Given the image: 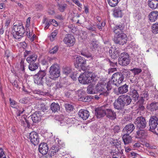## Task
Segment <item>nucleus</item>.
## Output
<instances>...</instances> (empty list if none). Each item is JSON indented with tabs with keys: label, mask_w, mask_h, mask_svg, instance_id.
<instances>
[{
	"label": "nucleus",
	"mask_w": 158,
	"mask_h": 158,
	"mask_svg": "<svg viewBox=\"0 0 158 158\" xmlns=\"http://www.w3.org/2000/svg\"><path fill=\"white\" fill-rule=\"evenodd\" d=\"M124 27V24L122 23L117 25L113 28L115 34L114 41L116 44L123 45L127 42V35L123 32Z\"/></svg>",
	"instance_id": "f257e3e1"
},
{
	"label": "nucleus",
	"mask_w": 158,
	"mask_h": 158,
	"mask_svg": "<svg viewBox=\"0 0 158 158\" xmlns=\"http://www.w3.org/2000/svg\"><path fill=\"white\" fill-rule=\"evenodd\" d=\"M132 101L130 96L123 95L119 96L117 99L114 103V108L117 110H121L124 106L129 105Z\"/></svg>",
	"instance_id": "f03ea898"
},
{
	"label": "nucleus",
	"mask_w": 158,
	"mask_h": 158,
	"mask_svg": "<svg viewBox=\"0 0 158 158\" xmlns=\"http://www.w3.org/2000/svg\"><path fill=\"white\" fill-rule=\"evenodd\" d=\"M112 88L111 82H108L107 83L104 81L99 82L95 86L97 93H99V96H106L109 93V91Z\"/></svg>",
	"instance_id": "7ed1b4c3"
},
{
	"label": "nucleus",
	"mask_w": 158,
	"mask_h": 158,
	"mask_svg": "<svg viewBox=\"0 0 158 158\" xmlns=\"http://www.w3.org/2000/svg\"><path fill=\"white\" fill-rule=\"evenodd\" d=\"M13 24L12 34L16 41H19L23 37L25 32L24 27L22 24Z\"/></svg>",
	"instance_id": "20e7f679"
},
{
	"label": "nucleus",
	"mask_w": 158,
	"mask_h": 158,
	"mask_svg": "<svg viewBox=\"0 0 158 158\" xmlns=\"http://www.w3.org/2000/svg\"><path fill=\"white\" fill-rule=\"evenodd\" d=\"M92 74L91 73L85 72L81 74L79 77V82L84 84H88L93 81Z\"/></svg>",
	"instance_id": "39448f33"
},
{
	"label": "nucleus",
	"mask_w": 158,
	"mask_h": 158,
	"mask_svg": "<svg viewBox=\"0 0 158 158\" xmlns=\"http://www.w3.org/2000/svg\"><path fill=\"white\" fill-rule=\"evenodd\" d=\"M46 73L44 71H40L34 76V82L39 85H43L46 77Z\"/></svg>",
	"instance_id": "423d86ee"
},
{
	"label": "nucleus",
	"mask_w": 158,
	"mask_h": 158,
	"mask_svg": "<svg viewBox=\"0 0 158 158\" xmlns=\"http://www.w3.org/2000/svg\"><path fill=\"white\" fill-rule=\"evenodd\" d=\"M60 67L57 64H52L50 68V77L54 79L58 77L60 75Z\"/></svg>",
	"instance_id": "0eeeda50"
},
{
	"label": "nucleus",
	"mask_w": 158,
	"mask_h": 158,
	"mask_svg": "<svg viewBox=\"0 0 158 158\" xmlns=\"http://www.w3.org/2000/svg\"><path fill=\"white\" fill-rule=\"evenodd\" d=\"M130 60L128 54L125 52L121 53L118 59V63L122 66H126L130 63Z\"/></svg>",
	"instance_id": "6e6552de"
},
{
	"label": "nucleus",
	"mask_w": 158,
	"mask_h": 158,
	"mask_svg": "<svg viewBox=\"0 0 158 158\" xmlns=\"http://www.w3.org/2000/svg\"><path fill=\"white\" fill-rule=\"evenodd\" d=\"M37 133L33 131L27 135L26 137L28 139V141L35 146L38 145L39 143V137Z\"/></svg>",
	"instance_id": "1a4fd4ad"
},
{
	"label": "nucleus",
	"mask_w": 158,
	"mask_h": 158,
	"mask_svg": "<svg viewBox=\"0 0 158 158\" xmlns=\"http://www.w3.org/2000/svg\"><path fill=\"white\" fill-rule=\"evenodd\" d=\"M134 123L139 129H144L146 127L147 122L144 118L142 116L138 117L135 120Z\"/></svg>",
	"instance_id": "9d476101"
},
{
	"label": "nucleus",
	"mask_w": 158,
	"mask_h": 158,
	"mask_svg": "<svg viewBox=\"0 0 158 158\" xmlns=\"http://www.w3.org/2000/svg\"><path fill=\"white\" fill-rule=\"evenodd\" d=\"M112 79H113V84L116 86H118L124 80L119 73H114L112 76Z\"/></svg>",
	"instance_id": "9b49d317"
},
{
	"label": "nucleus",
	"mask_w": 158,
	"mask_h": 158,
	"mask_svg": "<svg viewBox=\"0 0 158 158\" xmlns=\"http://www.w3.org/2000/svg\"><path fill=\"white\" fill-rule=\"evenodd\" d=\"M63 41L65 44L69 46H71L74 44L75 39L73 35L68 34L65 35Z\"/></svg>",
	"instance_id": "f8f14e48"
},
{
	"label": "nucleus",
	"mask_w": 158,
	"mask_h": 158,
	"mask_svg": "<svg viewBox=\"0 0 158 158\" xmlns=\"http://www.w3.org/2000/svg\"><path fill=\"white\" fill-rule=\"evenodd\" d=\"M106 105L103 106L95 110V114L98 118H100L106 115Z\"/></svg>",
	"instance_id": "ddd939ff"
},
{
	"label": "nucleus",
	"mask_w": 158,
	"mask_h": 158,
	"mask_svg": "<svg viewBox=\"0 0 158 158\" xmlns=\"http://www.w3.org/2000/svg\"><path fill=\"white\" fill-rule=\"evenodd\" d=\"M149 125L151 129H155L158 125V118L155 116H151L150 118Z\"/></svg>",
	"instance_id": "4468645a"
},
{
	"label": "nucleus",
	"mask_w": 158,
	"mask_h": 158,
	"mask_svg": "<svg viewBox=\"0 0 158 158\" xmlns=\"http://www.w3.org/2000/svg\"><path fill=\"white\" fill-rule=\"evenodd\" d=\"M28 118L31 123V121L34 123H37L40 120V112L39 111H37L28 117Z\"/></svg>",
	"instance_id": "2eb2a0df"
},
{
	"label": "nucleus",
	"mask_w": 158,
	"mask_h": 158,
	"mask_svg": "<svg viewBox=\"0 0 158 158\" xmlns=\"http://www.w3.org/2000/svg\"><path fill=\"white\" fill-rule=\"evenodd\" d=\"M106 117L111 120H114L116 118V113L111 109L106 108Z\"/></svg>",
	"instance_id": "dca6fc26"
},
{
	"label": "nucleus",
	"mask_w": 158,
	"mask_h": 158,
	"mask_svg": "<svg viewBox=\"0 0 158 158\" xmlns=\"http://www.w3.org/2000/svg\"><path fill=\"white\" fill-rule=\"evenodd\" d=\"M39 152L43 155L46 154L48 151V147L46 143H40L39 146Z\"/></svg>",
	"instance_id": "f3484780"
},
{
	"label": "nucleus",
	"mask_w": 158,
	"mask_h": 158,
	"mask_svg": "<svg viewBox=\"0 0 158 158\" xmlns=\"http://www.w3.org/2000/svg\"><path fill=\"white\" fill-rule=\"evenodd\" d=\"M109 53L112 58L116 59L119 54L118 49V48L111 47L109 50Z\"/></svg>",
	"instance_id": "a211bd4d"
},
{
	"label": "nucleus",
	"mask_w": 158,
	"mask_h": 158,
	"mask_svg": "<svg viewBox=\"0 0 158 158\" xmlns=\"http://www.w3.org/2000/svg\"><path fill=\"white\" fill-rule=\"evenodd\" d=\"M143 129H139V130L136 131L135 136L136 138L142 139H144L146 138L147 136V133Z\"/></svg>",
	"instance_id": "6ab92c4d"
},
{
	"label": "nucleus",
	"mask_w": 158,
	"mask_h": 158,
	"mask_svg": "<svg viewBox=\"0 0 158 158\" xmlns=\"http://www.w3.org/2000/svg\"><path fill=\"white\" fill-rule=\"evenodd\" d=\"M76 63L77 67H80L81 69H82L83 67L86 64V61L84 58L79 56L76 58Z\"/></svg>",
	"instance_id": "aec40b11"
},
{
	"label": "nucleus",
	"mask_w": 158,
	"mask_h": 158,
	"mask_svg": "<svg viewBox=\"0 0 158 158\" xmlns=\"http://www.w3.org/2000/svg\"><path fill=\"white\" fill-rule=\"evenodd\" d=\"M78 115L83 120L87 119L89 115V113L87 110H81L78 112Z\"/></svg>",
	"instance_id": "412c9836"
},
{
	"label": "nucleus",
	"mask_w": 158,
	"mask_h": 158,
	"mask_svg": "<svg viewBox=\"0 0 158 158\" xmlns=\"http://www.w3.org/2000/svg\"><path fill=\"white\" fill-rule=\"evenodd\" d=\"M135 127L134 125L130 123L127 125L123 129V131L126 133L130 134L135 129Z\"/></svg>",
	"instance_id": "4be33fe9"
},
{
	"label": "nucleus",
	"mask_w": 158,
	"mask_h": 158,
	"mask_svg": "<svg viewBox=\"0 0 158 158\" xmlns=\"http://www.w3.org/2000/svg\"><path fill=\"white\" fill-rule=\"evenodd\" d=\"M149 20L152 22L155 21L158 18V12L154 11L151 12L148 16Z\"/></svg>",
	"instance_id": "5701e85b"
},
{
	"label": "nucleus",
	"mask_w": 158,
	"mask_h": 158,
	"mask_svg": "<svg viewBox=\"0 0 158 158\" xmlns=\"http://www.w3.org/2000/svg\"><path fill=\"white\" fill-rule=\"evenodd\" d=\"M128 85L126 84L119 87L118 88V94H123L127 92L128 91Z\"/></svg>",
	"instance_id": "b1692460"
},
{
	"label": "nucleus",
	"mask_w": 158,
	"mask_h": 158,
	"mask_svg": "<svg viewBox=\"0 0 158 158\" xmlns=\"http://www.w3.org/2000/svg\"><path fill=\"white\" fill-rule=\"evenodd\" d=\"M119 73L124 80L125 78H128L130 77L131 73L127 69H123Z\"/></svg>",
	"instance_id": "393cba45"
},
{
	"label": "nucleus",
	"mask_w": 158,
	"mask_h": 158,
	"mask_svg": "<svg viewBox=\"0 0 158 158\" xmlns=\"http://www.w3.org/2000/svg\"><path fill=\"white\" fill-rule=\"evenodd\" d=\"M148 4L150 8L155 9L158 6V0H149Z\"/></svg>",
	"instance_id": "a878e982"
},
{
	"label": "nucleus",
	"mask_w": 158,
	"mask_h": 158,
	"mask_svg": "<svg viewBox=\"0 0 158 158\" xmlns=\"http://www.w3.org/2000/svg\"><path fill=\"white\" fill-rule=\"evenodd\" d=\"M63 72L64 74L67 76L69 75V77H71L73 79L75 78V77H73V76H71L72 72V69L69 67H64L63 69Z\"/></svg>",
	"instance_id": "bb28decb"
},
{
	"label": "nucleus",
	"mask_w": 158,
	"mask_h": 158,
	"mask_svg": "<svg viewBox=\"0 0 158 158\" xmlns=\"http://www.w3.org/2000/svg\"><path fill=\"white\" fill-rule=\"evenodd\" d=\"M37 56L35 54H33L27 57L26 60L29 64L35 63L36 61Z\"/></svg>",
	"instance_id": "cd10ccee"
},
{
	"label": "nucleus",
	"mask_w": 158,
	"mask_h": 158,
	"mask_svg": "<svg viewBox=\"0 0 158 158\" xmlns=\"http://www.w3.org/2000/svg\"><path fill=\"white\" fill-rule=\"evenodd\" d=\"M57 6L59 10L61 12H64L67 8L68 5L65 3H58Z\"/></svg>",
	"instance_id": "c85d7f7f"
},
{
	"label": "nucleus",
	"mask_w": 158,
	"mask_h": 158,
	"mask_svg": "<svg viewBox=\"0 0 158 158\" xmlns=\"http://www.w3.org/2000/svg\"><path fill=\"white\" fill-rule=\"evenodd\" d=\"M131 137L129 134L126 133L123 137V139L125 144H128L131 141Z\"/></svg>",
	"instance_id": "c756f323"
},
{
	"label": "nucleus",
	"mask_w": 158,
	"mask_h": 158,
	"mask_svg": "<svg viewBox=\"0 0 158 158\" xmlns=\"http://www.w3.org/2000/svg\"><path fill=\"white\" fill-rule=\"evenodd\" d=\"M114 16L116 18H121L122 16V10L120 8H115L113 13Z\"/></svg>",
	"instance_id": "7c9ffc66"
},
{
	"label": "nucleus",
	"mask_w": 158,
	"mask_h": 158,
	"mask_svg": "<svg viewBox=\"0 0 158 158\" xmlns=\"http://www.w3.org/2000/svg\"><path fill=\"white\" fill-rule=\"evenodd\" d=\"M50 109L52 112H55L59 110L60 107L58 103L53 102L50 106Z\"/></svg>",
	"instance_id": "2f4dec72"
},
{
	"label": "nucleus",
	"mask_w": 158,
	"mask_h": 158,
	"mask_svg": "<svg viewBox=\"0 0 158 158\" xmlns=\"http://www.w3.org/2000/svg\"><path fill=\"white\" fill-rule=\"evenodd\" d=\"M131 95L134 98V100L135 101L138 100L139 97V94L137 91L133 89H131Z\"/></svg>",
	"instance_id": "473e14b6"
},
{
	"label": "nucleus",
	"mask_w": 158,
	"mask_h": 158,
	"mask_svg": "<svg viewBox=\"0 0 158 158\" xmlns=\"http://www.w3.org/2000/svg\"><path fill=\"white\" fill-rule=\"evenodd\" d=\"M50 78H46L44 80V83H45L49 87H52L55 83V81L52 80Z\"/></svg>",
	"instance_id": "72a5a7b5"
},
{
	"label": "nucleus",
	"mask_w": 158,
	"mask_h": 158,
	"mask_svg": "<svg viewBox=\"0 0 158 158\" xmlns=\"http://www.w3.org/2000/svg\"><path fill=\"white\" fill-rule=\"evenodd\" d=\"M26 35L27 37L29 38V40L31 42L34 41L35 38L36 37L35 34L33 33V31H32L31 32L29 31V32L27 31Z\"/></svg>",
	"instance_id": "f704fd0d"
},
{
	"label": "nucleus",
	"mask_w": 158,
	"mask_h": 158,
	"mask_svg": "<svg viewBox=\"0 0 158 158\" xmlns=\"http://www.w3.org/2000/svg\"><path fill=\"white\" fill-rule=\"evenodd\" d=\"M90 45V48L93 50L96 49L98 47V42L95 39H93L92 40Z\"/></svg>",
	"instance_id": "c9c22d12"
},
{
	"label": "nucleus",
	"mask_w": 158,
	"mask_h": 158,
	"mask_svg": "<svg viewBox=\"0 0 158 158\" xmlns=\"http://www.w3.org/2000/svg\"><path fill=\"white\" fill-rule=\"evenodd\" d=\"M21 124L22 125L25 127L29 128L30 127L31 123L28 118L27 119L25 118V121H21Z\"/></svg>",
	"instance_id": "e433bc0d"
},
{
	"label": "nucleus",
	"mask_w": 158,
	"mask_h": 158,
	"mask_svg": "<svg viewBox=\"0 0 158 158\" xmlns=\"http://www.w3.org/2000/svg\"><path fill=\"white\" fill-rule=\"evenodd\" d=\"M60 150V148L57 146H53L52 147V151L50 153L51 156H53L56 154Z\"/></svg>",
	"instance_id": "4c0bfd02"
},
{
	"label": "nucleus",
	"mask_w": 158,
	"mask_h": 158,
	"mask_svg": "<svg viewBox=\"0 0 158 158\" xmlns=\"http://www.w3.org/2000/svg\"><path fill=\"white\" fill-rule=\"evenodd\" d=\"M87 92L89 94H93L97 93L96 89H94V86L89 85L87 87Z\"/></svg>",
	"instance_id": "58836bf2"
},
{
	"label": "nucleus",
	"mask_w": 158,
	"mask_h": 158,
	"mask_svg": "<svg viewBox=\"0 0 158 158\" xmlns=\"http://www.w3.org/2000/svg\"><path fill=\"white\" fill-rule=\"evenodd\" d=\"M38 67V64L36 63H33L29 64V65L28 66V68L29 70L31 71H34L37 69Z\"/></svg>",
	"instance_id": "ea45409f"
},
{
	"label": "nucleus",
	"mask_w": 158,
	"mask_h": 158,
	"mask_svg": "<svg viewBox=\"0 0 158 158\" xmlns=\"http://www.w3.org/2000/svg\"><path fill=\"white\" fill-rule=\"evenodd\" d=\"M79 33L80 36L82 40H85L87 38L88 35L86 31L81 30L79 32Z\"/></svg>",
	"instance_id": "a19ab883"
},
{
	"label": "nucleus",
	"mask_w": 158,
	"mask_h": 158,
	"mask_svg": "<svg viewBox=\"0 0 158 158\" xmlns=\"http://www.w3.org/2000/svg\"><path fill=\"white\" fill-rule=\"evenodd\" d=\"M152 31L154 34L158 33V22L154 24L152 27Z\"/></svg>",
	"instance_id": "79ce46f5"
},
{
	"label": "nucleus",
	"mask_w": 158,
	"mask_h": 158,
	"mask_svg": "<svg viewBox=\"0 0 158 158\" xmlns=\"http://www.w3.org/2000/svg\"><path fill=\"white\" fill-rule=\"evenodd\" d=\"M43 23L45 24V27H44L45 30L48 29L51 24L49 20H48L46 18H44L43 20Z\"/></svg>",
	"instance_id": "37998d69"
},
{
	"label": "nucleus",
	"mask_w": 158,
	"mask_h": 158,
	"mask_svg": "<svg viewBox=\"0 0 158 158\" xmlns=\"http://www.w3.org/2000/svg\"><path fill=\"white\" fill-rule=\"evenodd\" d=\"M109 5L111 7H114L116 6L118 3V0H107Z\"/></svg>",
	"instance_id": "c03bdc74"
},
{
	"label": "nucleus",
	"mask_w": 158,
	"mask_h": 158,
	"mask_svg": "<svg viewBox=\"0 0 158 158\" xmlns=\"http://www.w3.org/2000/svg\"><path fill=\"white\" fill-rule=\"evenodd\" d=\"M151 111L156 110L158 109V102H153L150 105Z\"/></svg>",
	"instance_id": "a18cd8bd"
},
{
	"label": "nucleus",
	"mask_w": 158,
	"mask_h": 158,
	"mask_svg": "<svg viewBox=\"0 0 158 158\" xmlns=\"http://www.w3.org/2000/svg\"><path fill=\"white\" fill-rule=\"evenodd\" d=\"M106 23L105 22L103 21L99 23H97L96 26L97 27L98 30L100 31H102L106 25Z\"/></svg>",
	"instance_id": "49530a36"
},
{
	"label": "nucleus",
	"mask_w": 158,
	"mask_h": 158,
	"mask_svg": "<svg viewBox=\"0 0 158 158\" xmlns=\"http://www.w3.org/2000/svg\"><path fill=\"white\" fill-rule=\"evenodd\" d=\"M65 106L66 110L69 112L72 111L74 108L73 106L71 104L69 103L65 104Z\"/></svg>",
	"instance_id": "de8ad7c7"
},
{
	"label": "nucleus",
	"mask_w": 158,
	"mask_h": 158,
	"mask_svg": "<svg viewBox=\"0 0 158 158\" xmlns=\"http://www.w3.org/2000/svg\"><path fill=\"white\" fill-rule=\"evenodd\" d=\"M130 70L132 72L134 75H138L142 71L141 69L138 68H134L131 69Z\"/></svg>",
	"instance_id": "09e8293b"
},
{
	"label": "nucleus",
	"mask_w": 158,
	"mask_h": 158,
	"mask_svg": "<svg viewBox=\"0 0 158 158\" xmlns=\"http://www.w3.org/2000/svg\"><path fill=\"white\" fill-rule=\"evenodd\" d=\"M58 33V31L57 30H55L52 32L50 36V39L51 41H53L55 39L56 35Z\"/></svg>",
	"instance_id": "8fccbe9b"
},
{
	"label": "nucleus",
	"mask_w": 158,
	"mask_h": 158,
	"mask_svg": "<svg viewBox=\"0 0 158 158\" xmlns=\"http://www.w3.org/2000/svg\"><path fill=\"white\" fill-rule=\"evenodd\" d=\"M58 49V48L57 46H55L49 51V53L51 54H54L56 53Z\"/></svg>",
	"instance_id": "3c124183"
},
{
	"label": "nucleus",
	"mask_w": 158,
	"mask_h": 158,
	"mask_svg": "<svg viewBox=\"0 0 158 158\" xmlns=\"http://www.w3.org/2000/svg\"><path fill=\"white\" fill-rule=\"evenodd\" d=\"M24 60H21V62H20V69L23 73L25 72V69H24Z\"/></svg>",
	"instance_id": "603ef678"
},
{
	"label": "nucleus",
	"mask_w": 158,
	"mask_h": 158,
	"mask_svg": "<svg viewBox=\"0 0 158 158\" xmlns=\"http://www.w3.org/2000/svg\"><path fill=\"white\" fill-rule=\"evenodd\" d=\"M43 7V6L40 4H38L35 5V8L38 11L42 10Z\"/></svg>",
	"instance_id": "864d4df0"
},
{
	"label": "nucleus",
	"mask_w": 158,
	"mask_h": 158,
	"mask_svg": "<svg viewBox=\"0 0 158 158\" xmlns=\"http://www.w3.org/2000/svg\"><path fill=\"white\" fill-rule=\"evenodd\" d=\"M53 88L55 89H57L61 87V85L60 83L58 82H56L55 81V83L54 86H53Z\"/></svg>",
	"instance_id": "5fc2aeb1"
},
{
	"label": "nucleus",
	"mask_w": 158,
	"mask_h": 158,
	"mask_svg": "<svg viewBox=\"0 0 158 158\" xmlns=\"http://www.w3.org/2000/svg\"><path fill=\"white\" fill-rule=\"evenodd\" d=\"M18 113L17 114V116H20L21 114L24 113V112L25 111V110L23 108H22L18 109Z\"/></svg>",
	"instance_id": "6e6d98bb"
},
{
	"label": "nucleus",
	"mask_w": 158,
	"mask_h": 158,
	"mask_svg": "<svg viewBox=\"0 0 158 158\" xmlns=\"http://www.w3.org/2000/svg\"><path fill=\"white\" fill-rule=\"evenodd\" d=\"M49 20L51 23V24H52L55 26H58V23L55 20L52 19H50Z\"/></svg>",
	"instance_id": "4d7b16f0"
},
{
	"label": "nucleus",
	"mask_w": 158,
	"mask_h": 158,
	"mask_svg": "<svg viewBox=\"0 0 158 158\" xmlns=\"http://www.w3.org/2000/svg\"><path fill=\"white\" fill-rule=\"evenodd\" d=\"M87 29L89 31H96V28L94 25H91L87 28Z\"/></svg>",
	"instance_id": "13d9d810"
},
{
	"label": "nucleus",
	"mask_w": 158,
	"mask_h": 158,
	"mask_svg": "<svg viewBox=\"0 0 158 158\" xmlns=\"http://www.w3.org/2000/svg\"><path fill=\"white\" fill-rule=\"evenodd\" d=\"M73 92V91L71 90H69L68 91L66 92L65 93V95L68 98H69L71 97V95L72 93Z\"/></svg>",
	"instance_id": "bf43d9fd"
},
{
	"label": "nucleus",
	"mask_w": 158,
	"mask_h": 158,
	"mask_svg": "<svg viewBox=\"0 0 158 158\" xmlns=\"http://www.w3.org/2000/svg\"><path fill=\"white\" fill-rule=\"evenodd\" d=\"M74 3L79 7H81L82 4L78 0H72Z\"/></svg>",
	"instance_id": "052dcab7"
},
{
	"label": "nucleus",
	"mask_w": 158,
	"mask_h": 158,
	"mask_svg": "<svg viewBox=\"0 0 158 158\" xmlns=\"http://www.w3.org/2000/svg\"><path fill=\"white\" fill-rule=\"evenodd\" d=\"M4 156H5L3 149L0 148V158H2Z\"/></svg>",
	"instance_id": "680f3d73"
},
{
	"label": "nucleus",
	"mask_w": 158,
	"mask_h": 158,
	"mask_svg": "<svg viewBox=\"0 0 158 158\" xmlns=\"http://www.w3.org/2000/svg\"><path fill=\"white\" fill-rule=\"evenodd\" d=\"M85 99L83 101V102H89L91 100L92 98H90V97L89 96H85L84 97Z\"/></svg>",
	"instance_id": "e2e57ef3"
},
{
	"label": "nucleus",
	"mask_w": 158,
	"mask_h": 158,
	"mask_svg": "<svg viewBox=\"0 0 158 158\" xmlns=\"http://www.w3.org/2000/svg\"><path fill=\"white\" fill-rule=\"evenodd\" d=\"M31 19V18L30 17H28L26 21V27H29L30 26V20Z\"/></svg>",
	"instance_id": "0e129e2a"
},
{
	"label": "nucleus",
	"mask_w": 158,
	"mask_h": 158,
	"mask_svg": "<svg viewBox=\"0 0 158 158\" xmlns=\"http://www.w3.org/2000/svg\"><path fill=\"white\" fill-rule=\"evenodd\" d=\"M59 122L60 123L59 124L60 125L62 126H66L68 124L67 123H66L64 119L59 121Z\"/></svg>",
	"instance_id": "69168bd1"
},
{
	"label": "nucleus",
	"mask_w": 158,
	"mask_h": 158,
	"mask_svg": "<svg viewBox=\"0 0 158 158\" xmlns=\"http://www.w3.org/2000/svg\"><path fill=\"white\" fill-rule=\"evenodd\" d=\"M33 53H32V52L31 51L26 50L24 52V56H27L28 55L30 56L31 55H32Z\"/></svg>",
	"instance_id": "338daca9"
},
{
	"label": "nucleus",
	"mask_w": 158,
	"mask_h": 158,
	"mask_svg": "<svg viewBox=\"0 0 158 158\" xmlns=\"http://www.w3.org/2000/svg\"><path fill=\"white\" fill-rule=\"evenodd\" d=\"M83 55L85 57H86L87 58H88L89 59V60L92 59L93 57V56L89 54H83Z\"/></svg>",
	"instance_id": "774afa93"
}]
</instances>
